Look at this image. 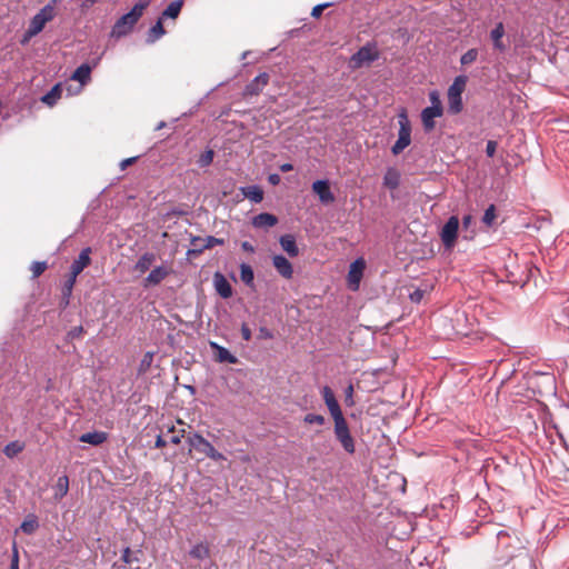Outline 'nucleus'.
Instances as JSON below:
<instances>
[{
  "instance_id": "43",
  "label": "nucleus",
  "mask_w": 569,
  "mask_h": 569,
  "mask_svg": "<svg viewBox=\"0 0 569 569\" xmlns=\"http://www.w3.org/2000/svg\"><path fill=\"white\" fill-rule=\"evenodd\" d=\"M305 422L310 423V425L316 423V425L321 426L325 423V418L321 415L309 413L305 417Z\"/></svg>"
},
{
  "instance_id": "35",
  "label": "nucleus",
  "mask_w": 569,
  "mask_h": 569,
  "mask_svg": "<svg viewBox=\"0 0 569 569\" xmlns=\"http://www.w3.org/2000/svg\"><path fill=\"white\" fill-rule=\"evenodd\" d=\"M168 432L171 433L169 438V442L173 445H179L181 442V439L184 437L186 430L179 429L177 430L174 426L170 427L168 429Z\"/></svg>"
},
{
  "instance_id": "8",
  "label": "nucleus",
  "mask_w": 569,
  "mask_h": 569,
  "mask_svg": "<svg viewBox=\"0 0 569 569\" xmlns=\"http://www.w3.org/2000/svg\"><path fill=\"white\" fill-rule=\"evenodd\" d=\"M458 229H459L458 217H456V216L450 217L448 219V221L446 222V224L443 226L441 233H440L441 240L447 248L453 247L456 239H457Z\"/></svg>"
},
{
  "instance_id": "20",
  "label": "nucleus",
  "mask_w": 569,
  "mask_h": 569,
  "mask_svg": "<svg viewBox=\"0 0 569 569\" xmlns=\"http://www.w3.org/2000/svg\"><path fill=\"white\" fill-rule=\"evenodd\" d=\"M503 36H505V27L501 22H499L491 30L490 38L493 42L495 49L499 50L500 52H503L507 49L506 44L502 42Z\"/></svg>"
},
{
  "instance_id": "34",
  "label": "nucleus",
  "mask_w": 569,
  "mask_h": 569,
  "mask_svg": "<svg viewBox=\"0 0 569 569\" xmlns=\"http://www.w3.org/2000/svg\"><path fill=\"white\" fill-rule=\"evenodd\" d=\"M164 34V29L161 22V19L156 22V24L149 30L147 41L152 43L158 40L160 37Z\"/></svg>"
},
{
  "instance_id": "51",
  "label": "nucleus",
  "mask_w": 569,
  "mask_h": 569,
  "mask_svg": "<svg viewBox=\"0 0 569 569\" xmlns=\"http://www.w3.org/2000/svg\"><path fill=\"white\" fill-rule=\"evenodd\" d=\"M241 335L246 341H249L251 339V330L248 328V326L243 325L241 327Z\"/></svg>"
},
{
  "instance_id": "37",
  "label": "nucleus",
  "mask_w": 569,
  "mask_h": 569,
  "mask_svg": "<svg viewBox=\"0 0 569 569\" xmlns=\"http://www.w3.org/2000/svg\"><path fill=\"white\" fill-rule=\"evenodd\" d=\"M430 290V288L428 286H426V288H417L416 290H413L410 295H409V298L412 302L415 303H419L423 297L426 296V293H428Z\"/></svg>"
},
{
  "instance_id": "22",
  "label": "nucleus",
  "mask_w": 569,
  "mask_h": 569,
  "mask_svg": "<svg viewBox=\"0 0 569 569\" xmlns=\"http://www.w3.org/2000/svg\"><path fill=\"white\" fill-rule=\"evenodd\" d=\"M214 287L217 292L224 299L232 296V288L228 280L220 273L214 276Z\"/></svg>"
},
{
  "instance_id": "9",
  "label": "nucleus",
  "mask_w": 569,
  "mask_h": 569,
  "mask_svg": "<svg viewBox=\"0 0 569 569\" xmlns=\"http://www.w3.org/2000/svg\"><path fill=\"white\" fill-rule=\"evenodd\" d=\"M63 90L67 91V96H72L73 92L71 90L70 84L57 83L49 92H47L41 101L50 107L54 106L56 102L60 99Z\"/></svg>"
},
{
  "instance_id": "52",
  "label": "nucleus",
  "mask_w": 569,
  "mask_h": 569,
  "mask_svg": "<svg viewBox=\"0 0 569 569\" xmlns=\"http://www.w3.org/2000/svg\"><path fill=\"white\" fill-rule=\"evenodd\" d=\"M137 160V157L123 159L120 162L121 170H124L128 166L132 164Z\"/></svg>"
},
{
  "instance_id": "6",
  "label": "nucleus",
  "mask_w": 569,
  "mask_h": 569,
  "mask_svg": "<svg viewBox=\"0 0 569 569\" xmlns=\"http://www.w3.org/2000/svg\"><path fill=\"white\" fill-rule=\"evenodd\" d=\"M335 421V436L337 440L341 443L342 448L348 453H353L356 450L355 440L350 433L348 423L343 416L336 417Z\"/></svg>"
},
{
  "instance_id": "32",
  "label": "nucleus",
  "mask_w": 569,
  "mask_h": 569,
  "mask_svg": "<svg viewBox=\"0 0 569 569\" xmlns=\"http://www.w3.org/2000/svg\"><path fill=\"white\" fill-rule=\"evenodd\" d=\"M24 449V443L21 441H11L3 448V453L8 458H13Z\"/></svg>"
},
{
  "instance_id": "46",
  "label": "nucleus",
  "mask_w": 569,
  "mask_h": 569,
  "mask_svg": "<svg viewBox=\"0 0 569 569\" xmlns=\"http://www.w3.org/2000/svg\"><path fill=\"white\" fill-rule=\"evenodd\" d=\"M76 279L77 277H73V273H70V277L64 284V295L70 296L72 288L76 283Z\"/></svg>"
},
{
  "instance_id": "19",
  "label": "nucleus",
  "mask_w": 569,
  "mask_h": 569,
  "mask_svg": "<svg viewBox=\"0 0 569 569\" xmlns=\"http://www.w3.org/2000/svg\"><path fill=\"white\" fill-rule=\"evenodd\" d=\"M210 347L216 350V359L219 362L236 363L237 357L233 356L228 349L219 346L217 342L211 341Z\"/></svg>"
},
{
  "instance_id": "33",
  "label": "nucleus",
  "mask_w": 569,
  "mask_h": 569,
  "mask_svg": "<svg viewBox=\"0 0 569 569\" xmlns=\"http://www.w3.org/2000/svg\"><path fill=\"white\" fill-rule=\"evenodd\" d=\"M209 555H210L209 547L204 543H198V545L193 546L192 549L190 550V556L192 558H196L199 560L208 558Z\"/></svg>"
},
{
  "instance_id": "48",
  "label": "nucleus",
  "mask_w": 569,
  "mask_h": 569,
  "mask_svg": "<svg viewBox=\"0 0 569 569\" xmlns=\"http://www.w3.org/2000/svg\"><path fill=\"white\" fill-rule=\"evenodd\" d=\"M329 4L328 3H322V4H318L316 7H313L312 11H311V16L313 18H319L322 13V11L328 7Z\"/></svg>"
},
{
  "instance_id": "60",
  "label": "nucleus",
  "mask_w": 569,
  "mask_h": 569,
  "mask_svg": "<svg viewBox=\"0 0 569 569\" xmlns=\"http://www.w3.org/2000/svg\"><path fill=\"white\" fill-rule=\"evenodd\" d=\"M82 327H77L72 330V335L76 336V335H81L82 333Z\"/></svg>"
},
{
  "instance_id": "58",
  "label": "nucleus",
  "mask_w": 569,
  "mask_h": 569,
  "mask_svg": "<svg viewBox=\"0 0 569 569\" xmlns=\"http://www.w3.org/2000/svg\"><path fill=\"white\" fill-rule=\"evenodd\" d=\"M293 169V166L291 163H283L281 167H280V170L282 172H288V171H291Z\"/></svg>"
},
{
  "instance_id": "30",
  "label": "nucleus",
  "mask_w": 569,
  "mask_h": 569,
  "mask_svg": "<svg viewBox=\"0 0 569 569\" xmlns=\"http://www.w3.org/2000/svg\"><path fill=\"white\" fill-rule=\"evenodd\" d=\"M182 6H183V0L172 1L167 7V9L162 12L161 18H171V19L178 18V16L182 9Z\"/></svg>"
},
{
  "instance_id": "57",
  "label": "nucleus",
  "mask_w": 569,
  "mask_h": 569,
  "mask_svg": "<svg viewBox=\"0 0 569 569\" xmlns=\"http://www.w3.org/2000/svg\"><path fill=\"white\" fill-rule=\"evenodd\" d=\"M471 222H472V217L470 214L463 217L462 224L465 228H468Z\"/></svg>"
},
{
  "instance_id": "38",
  "label": "nucleus",
  "mask_w": 569,
  "mask_h": 569,
  "mask_svg": "<svg viewBox=\"0 0 569 569\" xmlns=\"http://www.w3.org/2000/svg\"><path fill=\"white\" fill-rule=\"evenodd\" d=\"M496 219V208L493 204H490L485 213H483V217H482V221L483 223H486L487 226H491L492 222L495 221Z\"/></svg>"
},
{
  "instance_id": "31",
  "label": "nucleus",
  "mask_w": 569,
  "mask_h": 569,
  "mask_svg": "<svg viewBox=\"0 0 569 569\" xmlns=\"http://www.w3.org/2000/svg\"><path fill=\"white\" fill-rule=\"evenodd\" d=\"M240 278L243 283H246L249 287L253 286L254 280V273L252 268L247 263H241L240 266Z\"/></svg>"
},
{
  "instance_id": "10",
  "label": "nucleus",
  "mask_w": 569,
  "mask_h": 569,
  "mask_svg": "<svg viewBox=\"0 0 569 569\" xmlns=\"http://www.w3.org/2000/svg\"><path fill=\"white\" fill-rule=\"evenodd\" d=\"M366 264L362 259H357L350 264V269L348 272V282L349 287L352 290H357L359 288L360 279L362 277V272Z\"/></svg>"
},
{
  "instance_id": "29",
  "label": "nucleus",
  "mask_w": 569,
  "mask_h": 569,
  "mask_svg": "<svg viewBox=\"0 0 569 569\" xmlns=\"http://www.w3.org/2000/svg\"><path fill=\"white\" fill-rule=\"evenodd\" d=\"M242 193L244 194L246 198H248L254 203H259L263 199V192L257 186H249L247 188H243Z\"/></svg>"
},
{
  "instance_id": "12",
  "label": "nucleus",
  "mask_w": 569,
  "mask_h": 569,
  "mask_svg": "<svg viewBox=\"0 0 569 569\" xmlns=\"http://www.w3.org/2000/svg\"><path fill=\"white\" fill-rule=\"evenodd\" d=\"M321 393H322L325 403L330 411L332 419H335L336 417L343 416L332 390L328 386H325L322 388Z\"/></svg>"
},
{
  "instance_id": "23",
  "label": "nucleus",
  "mask_w": 569,
  "mask_h": 569,
  "mask_svg": "<svg viewBox=\"0 0 569 569\" xmlns=\"http://www.w3.org/2000/svg\"><path fill=\"white\" fill-rule=\"evenodd\" d=\"M79 440L92 446H99L107 440V433L103 431H92L80 436Z\"/></svg>"
},
{
  "instance_id": "2",
  "label": "nucleus",
  "mask_w": 569,
  "mask_h": 569,
  "mask_svg": "<svg viewBox=\"0 0 569 569\" xmlns=\"http://www.w3.org/2000/svg\"><path fill=\"white\" fill-rule=\"evenodd\" d=\"M56 4L57 0H51L31 19L29 28L26 31L27 39H30L40 33L44 26L54 18Z\"/></svg>"
},
{
  "instance_id": "42",
  "label": "nucleus",
  "mask_w": 569,
  "mask_h": 569,
  "mask_svg": "<svg viewBox=\"0 0 569 569\" xmlns=\"http://www.w3.org/2000/svg\"><path fill=\"white\" fill-rule=\"evenodd\" d=\"M429 100L431 102V106H430L431 108L443 109L438 91H436V90L431 91L429 93Z\"/></svg>"
},
{
  "instance_id": "13",
  "label": "nucleus",
  "mask_w": 569,
  "mask_h": 569,
  "mask_svg": "<svg viewBox=\"0 0 569 569\" xmlns=\"http://www.w3.org/2000/svg\"><path fill=\"white\" fill-rule=\"evenodd\" d=\"M91 70L92 68L88 63H83L80 67H78L76 71L72 73L71 80L79 82L78 88L74 91H72L73 94L79 93L82 90L83 86L87 82H89Z\"/></svg>"
},
{
  "instance_id": "50",
  "label": "nucleus",
  "mask_w": 569,
  "mask_h": 569,
  "mask_svg": "<svg viewBox=\"0 0 569 569\" xmlns=\"http://www.w3.org/2000/svg\"><path fill=\"white\" fill-rule=\"evenodd\" d=\"M10 569H19V556L16 545L13 546L12 562Z\"/></svg>"
},
{
  "instance_id": "49",
  "label": "nucleus",
  "mask_w": 569,
  "mask_h": 569,
  "mask_svg": "<svg viewBox=\"0 0 569 569\" xmlns=\"http://www.w3.org/2000/svg\"><path fill=\"white\" fill-rule=\"evenodd\" d=\"M497 150V142L496 141H488L486 147V153L488 157H493Z\"/></svg>"
},
{
  "instance_id": "44",
  "label": "nucleus",
  "mask_w": 569,
  "mask_h": 569,
  "mask_svg": "<svg viewBox=\"0 0 569 569\" xmlns=\"http://www.w3.org/2000/svg\"><path fill=\"white\" fill-rule=\"evenodd\" d=\"M345 402L347 406L351 407L355 405L353 401V387L352 385H349L345 390Z\"/></svg>"
},
{
  "instance_id": "36",
  "label": "nucleus",
  "mask_w": 569,
  "mask_h": 569,
  "mask_svg": "<svg viewBox=\"0 0 569 569\" xmlns=\"http://www.w3.org/2000/svg\"><path fill=\"white\" fill-rule=\"evenodd\" d=\"M478 57V50L477 49H469L467 52H465L461 56L460 62L463 66L471 64L477 60Z\"/></svg>"
},
{
  "instance_id": "18",
  "label": "nucleus",
  "mask_w": 569,
  "mask_h": 569,
  "mask_svg": "<svg viewBox=\"0 0 569 569\" xmlns=\"http://www.w3.org/2000/svg\"><path fill=\"white\" fill-rule=\"evenodd\" d=\"M169 268L164 266L156 267L144 279V287L157 286L169 274Z\"/></svg>"
},
{
  "instance_id": "40",
  "label": "nucleus",
  "mask_w": 569,
  "mask_h": 569,
  "mask_svg": "<svg viewBox=\"0 0 569 569\" xmlns=\"http://www.w3.org/2000/svg\"><path fill=\"white\" fill-rule=\"evenodd\" d=\"M47 269V263L44 261H34L31 264V271L33 278H38L44 270Z\"/></svg>"
},
{
  "instance_id": "56",
  "label": "nucleus",
  "mask_w": 569,
  "mask_h": 569,
  "mask_svg": "<svg viewBox=\"0 0 569 569\" xmlns=\"http://www.w3.org/2000/svg\"><path fill=\"white\" fill-rule=\"evenodd\" d=\"M166 443L167 441L161 436H158L154 446L156 448H162Z\"/></svg>"
},
{
  "instance_id": "1",
  "label": "nucleus",
  "mask_w": 569,
  "mask_h": 569,
  "mask_svg": "<svg viewBox=\"0 0 569 569\" xmlns=\"http://www.w3.org/2000/svg\"><path fill=\"white\" fill-rule=\"evenodd\" d=\"M150 2L151 0H139L128 13L116 21L112 27L111 36L116 38L127 36L143 14V11Z\"/></svg>"
},
{
  "instance_id": "17",
  "label": "nucleus",
  "mask_w": 569,
  "mask_h": 569,
  "mask_svg": "<svg viewBox=\"0 0 569 569\" xmlns=\"http://www.w3.org/2000/svg\"><path fill=\"white\" fill-rule=\"evenodd\" d=\"M90 253L91 249L86 248L81 250L79 257L72 262L71 273H73V277H78L83 271V269L90 264Z\"/></svg>"
},
{
  "instance_id": "27",
  "label": "nucleus",
  "mask_w": 569,
  "mask_h": 569,
  "mask_svg": "<svg viewBox=\"0 0 569 569\" xmlns=\"http://www.w3.org/2000/svg\"><path fill=\"white\" fill-rule=\"evenodd\" d=\"M400 183V173L395 168H389L383 177V184L389 189H397Z\"/></svg>"
},
{
  "instance_id": "45",
  "label": "nucleus",
  "mask_w": 569,
  "mask_h": 569,
  "mask_svg": "<svg viewBox=\"0 0 569 569\" xmlns=\"http://www.w3.org/2000/svg\"><path fill=\"white\" fill-rule=\"evenodd\" d=\"M223 243V240L222 239H218V238H214L212 236H209L204 239V244L203 247L204 248H212L214 246H218V244H222Z\"/></svg>"
},
{
  "instance_id": "7",
  "label": "nucleus",
  "mask_w": 569,
  "mask_h": 569,
  "mask_svg": "<svg viewBox=\"0 0 569 569\" xmlns=\"http://www.w3.org/2000/svg\"><path fill=\"white\" fill-rule=\"evenodd\" d=\"M378 58V51L375 46H365L360 48L350 59L353 68H360L363 64H369Z\"/></svg>"
},
{
  "instance_id": "41",
  "label": "nucleus",
  "mask_w": 569,
  "mask_h": 569,
  "mask_svg": "<svg viewBox=\"0 0 569 569\" xmlns=\"http://www.w3.org/2000/svg\"><path fill=\"white\" fill-rule=\"evenodd\" d=\"M152 360H153V353L147 352L140 362V368H139L140 372H146L150 368Z\"/></svg>"
},
{
  "instance_id": "24",
  "label": "nucleus",
  "mask_w": 569,
  "mask_h": 569,
  "mask_svg": "<svg viewBox=\"0 0 569 569\" xmlns=\"http://www.w3.org/2000/svg\"><path fill=\"white\" fill-rule=\"evenodd\" d=\"M156 261V254L152 252L143 253L134 264V270L139 273H144L150 269Z\"/></svg>"
},
{
  "instance_id": "47",
  "label": "nucleus",
  "mask_w": 569,
  "mask_h": 569,
  "mask_svg": "<svg viewBox=\"0 0 569 569\" xmlns=\"http://www.w3.org/2000/svg\"><path fill=\"white\" fill-rule=\"evenodd\" d=\"M121 558H122L123 562H124V563H128V565L132 563L133 561H138V559H137V558H132V557H131V550H130V548H129V547H127V548L123 550V552H122V557H121Z\"/></svg>"
},
{
  "instance_id": "14",
  "label": "nucleus",
  "mask_w": 569,
  "mask_h": 569,
  "mask_svg": "<svg viewBox=\"0 0 569 569\" xmlns=\"http://www.w3.org/2000/svg\"><path fill=\"white\" fill-rule=\"evenodd\" d=\"M269 76L268 73H260L250 83H248L244 88V96H257L262 89L268 84Z\"/></svg>"
},
{
  "instance_id": "59",
  "label": "nucleus",
  "mask_w": 569,
  "mask_h": 569,
  "mask_svg": "<svg viewBox=\"0 0 569 569\" xmlns=\"http://www.w3.org/2000/svg\"><path fill=\"white\" fill-rule=\"evenodd\" d=\"M269 181L272 183V184H277L279 181H280V177L278 174H271L269 177Z\"/></svg>"
},
{
  "instance_id": "61",
  "label": "nucleus",
  "mask_w": 569,
  "mask_h": 569,
  "mask_svg": "<svg viewBox=\"0 0 569 569\" xmlns=\"http://www.w3.org/2000/svg\"><path fill=\"white\" fill-rule=\"evenodd\" d=\"M164 127H166V122L161 121V122H159V123H158V126L156 127V130H160V129H162V128H164Z\"/></svg>"
},
{
  "instance_id": "55",
  "label": "nucleus",
  "mask_w": 569,
  "mask_h": 569,
  "mask_svg": "<svg viewBox=\"0 0 569 569\" xmlns=\"http://www.w3.org/2000/svg\"><path fill=\"white\" fill-rule=\"evenodd\" d=\"M241 248L247 252H254V247L248 241H243Z\"/></svg>"
},
{
  "instance_id": "5",
  "label": "nucleus",
  "mask_w": 569,
  "mask_h": 569,
  "mask_svg": "<svg viewBox=\"0 0 569 569\" xmlns=\"http://www.w3.org/2000/svg\"><path fill=\"white\" fill-rule=\"evenodd\" d=\"M398 139L391 148L392 153L396 156L401 153L411 143V126L405 110L398 114Z\"/></svg>"
},
{
  "instance_id": "3",
  "label": "nucleus",
  "mask_w": 569,
  "mask_h": 569,
  "mask_svg": "<svg viewBox=\"0 0 569 569\" xmlns=\"http://www.w3.org/2000/svg\"><path fill=\"white\" fill-rule=\"evenodd\" d=\"M187 441L189 443L190 450H196L197 452L202 453L214 461L226 460V457L221 452L217 451L214 447L200 433L190 435Z\"/></svg>"
},
{
  "instance_id": "11",
  "label": "nucleus",
  "mask_w": 569,
  "mask_h": 569,
  "mask_svg": "<svg viewBox=\"0 0 569 569\" xmlns=\"http://www.w3.org/2000/svg\"><path fill=\"white\" fill-rule=\"evenodd\" d=\"M313 192L319 197L320 201L325 204L335 201V196L330 190L329 182L327 180H317L312 183Z\"/></svg>"
},
{
  "instance_id": "39",
  "label": "nucleus",
  "mask_w": 569,
  "mask_h": 569,
  "mask_svg": "<svg viewBox=\"0 0 569 569\" xmlns=\"http://www.w3.org/2000/svg\"><path fill=\"white\" fill-rule=\"evenodd\" d=\"M213 156H214V153L212 150H207L206 152H203L198 160L199 166L200 167L209 166L213 160Z\"/></svg>"
},
{
  "instance_id": "15",
  "label": "nucleus",
  "mask_w": 569,
  "mask_h": 569,
  "mask_svg": "<svg viewBox=\"0 0 569 569\" xmlns=\"http://www.w3.org/2000/svg\"><path fill=\"white\" fill-rule=\"evenodd\" d=\"M442 113H443V109H437V108H431V107L425 108L421 112V121H422L425 130L428 132L433 130V128L436 126L435 119L441 117Z\"/></svg>"
},
{
  "instance_id": "26",
  "label": "nucleus",
  "mask_w": 569,
  "mask_h": 569,
  "mask_svg": "<svg viewBox=\"0 0 569 569\" xmlns=\"http://www.w3.org/2000/svg\"><path fill=\"white\" fill-rule=\"evenodd\" d=\"M38 528V517L33 513H29L20 525L19 529L27 535H32L37 531Z\"/></svg>"
},
{
  "instance_id": "54",
  "label": "nucleus",
  "mask_w": 569,
  "mask_h": 569,
  "mask_svg": "<svg viewBox=\"0 0 569 569\" xmlns=\"http://www.w3.org/2000/svg\"><path fill=\"white\" fill-rule=\"evenodd\" d=\"M98 0H82L81 2V9L88 10L90 7H92Z\"/></svg>"
},
{
  "instance_id": "28",
  "label": "nucleus",
  "mask_w": 569,
  "mask_h": 569,
  "mask_svg": "<svg viewBox=\"0 0 569 569\" xmlns=\"http://www.w3.org/2000/svg\"><path fill=\"white\" fill-rule=\"evenodd\" d=\"M69 491V478L64 475L58 478L54 486V498L57 500L64 497Z\"/></svg>"
},
{
  "instance_id": "4",
  "label": "nucleus",
  "mask_w": 569,
  "mask_h": 569,
  "mask_svg": "<svg viewBox=\"0 0 569 569\" xmlns=\"http://www.w3.org/2000/svg\"><path fill=\"white\" fill-rule=\"evenodd\" d=\"M467 78L465 76L457 77L448 89V109L452 114H457L462 110L461 94L466 88Z\"/></svg>"
},
{
  "instance_id": "62",
  "label": "nucleus",
  "mask_w": 569,
  "mask_h": 569,
  "mask_svg": "<svg viewBox=\"0 0 569 569\" xmlns=\"http://www.w3.org/2000/svg\"><path fill=\"white\" fill-rule=\"evenodd\" d=\"M247 54H248V52H243L242 53V59H246Z\"/></svg>"
},
{
  "instance_id": "21",
  "label": "nucleus",
  "mask_w": 569,
  "mask_h": 569,
  "mask_svg": "<svg viewBox=\"0 0 569 569\" xmlns=\"http://www.w3.org/2000/svg\"><path fill=\"white\" fill-rule=\"evenodd\" d=\"M277 222V217L267 212L259 213L252 219V224L256 228H271L276 226Z\"/></svg>"
},
{
  "instance_id": "25",
  "label": "nucleus",
  "mask_w": 569,
  "mask_h": 569,
  "mask_svg": "<svg viewBox=\"0 0 569 569\" xmlns=\"http://www.w3.org/2000/svg\"><path fill=\"white\" fill-rule=\"evenodd\" d=\"M281 248L290 256L297 257L299 254V249L296 243V239L291 234H284L280 238Z\"/></svg>"
},
{
  "instance_id": "16",
  "label": "nucleus",
  "mask_w": 569,
  "mask_h": 569,
  "mask_svg": "<svg viewBox=\"0 0 569 569\" xmlns=\"http://www.w3.org/2000/svg\"><path fill=\"white\" fill-rule=\"evenodd\" d=\"M272 264L280 276H282L286 279L292 278L293 268H292V264L290 263V261L286 257H283L281 254L274 256L272 258Z\"/></svg>"
},
{
  "instance_id": "53",
  "label": "nucleus",
  "mask_w": 569,
  "mask_h": 569,
  "mask_svg": "<svg viewBox=\"0 0 569 569\" xmlns=\"http://www.w3.org/2000/svg\"><path fill=\"white\" fill-rule=\"evenodd\" d=\"M259 336H260V338H264V339L272 338V333L267 328H260Z\"/></svg>"
}]
</instances>
